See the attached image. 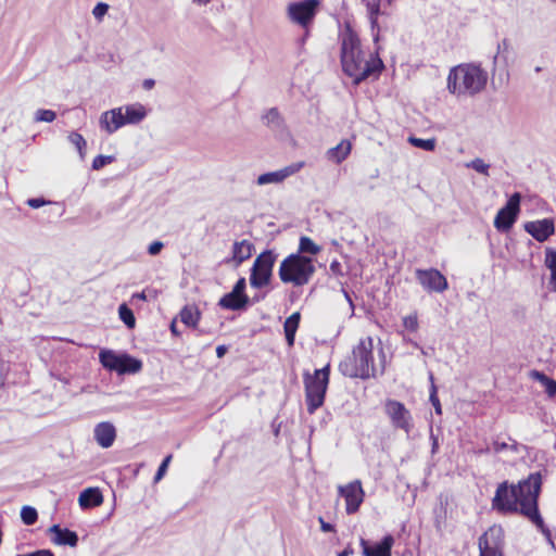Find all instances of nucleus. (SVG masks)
Instances as JSON below:
<instances>
[{
  "label": "nucleus",
  "mask_w": 556,
  "mask_h": 556,
  "mask_svg": "<svg viewBox=\"0 0 556 556\" xmlns=\"http://www.w3.org/2000/svg\"><path fill=\"white\" fill-rule=\"evenodd\" d=\"M542 477L540 472L530 473L529 477L517 484L509 485L502 482L493 498V508L504 514H520L531 521L544 535L553 547L554 541L549 529L545 526L539 510V496L541 493Z\"/></svg>",
  "instance_id": "obj_1"
},
{
  "label": "nucleus",
  "mask_w": 556,
  "mask_h": 556,
  "mask_svg": "<svg viewBox=\"0 0 556 556\" xmlns=\"http://www.w3.org/2000/svg\"><path fill=\"white\" fill-rule=\"evenodd\" d=\"M341 64L343 72L353 78L354 85H359L370 76L377 77L383 68L379 58L372 54L369 60L365 58L361 49V40L350 27L342 35Z\"/></svg>",
  "instance_id": "obj_2"
},
{
  "label": "nucleus",
  "mask_w": 556,
  "mask_h": 556,
  "mask_svg": "<svg viewBox=\"0 0 556 556\" xmlns=\"http://www.w3.org/2000/svg\"><path fill=\"white\" fill-rule=\"evenodd\" d=\"M374 339L371 337L362 338L352 353L339 364V371L349 378H361L363 380L376 377L377 374L383 375L386 369V354L383 349L379 350V368L374 361Z\"/></svg>",
  "instance_id": "obj_3"
},
{
  "label": "nucleus",
  "mask_w": 556,
  "mask_h": 556,
  "mask_svg": "<svg viewBox=\"0 0 556 556\" xmlns=\"http://www.w3.org/2000/svg\"><path fill=\"white\" fill-rule=\"evenodd\" d=\"M488 73L478 64L465 63L453 67L447 76V89L451 93L475 96L486 86Z\"/></svg>",
  "instance_id": "obj_4"
},
{
  "label": "nucleus",
  "mask_w": 556,
  "mask_h": 556,
  "mask_svg": "<svg viewBox=\"0 0 556 556\" xmlns=\"http://www.w3.org/2000/svg\"><path fill=\"white\" fill-rule=\"evenodd\" d=\"M316 271L314 260L300 253H291L280 263L278 276L283 283L294 287L307 285Z\"/></svg>",
  "instance_id": "obj_5"
},
{
  "label": "nucleus",
  "mask_w": 556,
  "mask_h": 556,
  "mask_svg": "<svg viewBox=\"0 0 556 556\" xmlns=\"http://www.w3.org/2000/svg\"><path fill=\"white\" fill-rule=\"evenodd\" d=\"M330 365L321 369H316L313 375L304 374V387L307 412L313 414L325 401L326 391L329 383Z\"/></svg>",
  "instance_id": "obj_6"
},
{
  "label": "nucleus",
  "mask_w": 556,
  "mask_h": 556,
  "mask_svg": "<svg viewBox=\"0 0 556 556\" xmlns=\"http://www.w3.org/2000/svg\"><path fill=\"white\" fill-rule=\"evenodd\" d=\"M276 260L277 254L271 250L263 251L260 255L256 256L251 268V287L261 289L269 285Z\"/></svg>",
  "instance_id": "obj_7"
},
{
  "label": "nucleus",
  "mask_w": 556,
  "mask_h": 556,
  "mask_svg": "<svg viewBox=\"0 0 556 556\" xmlns=\"http://www.w3.org/2000/svg\"><path fill=\"white\" fill-rule=\"evenodd\" d=\"M319 7V0H302L288 5L287 14L289 20L304 29L314 22Z\"/></svg>",
  "instance_id": "obj_8"
},
{
  "label": "nucleus",
  "mask_w": 556,
  "mask_h": 556,
  "mask_svg": "<svg viewBox=\"0 0 556 556\" xmlns=\"http://www.w3.org/2000/svg\"><path fill=\"white\" fill-rule=\"evenodd\" d=\"M520 193H514L505 206H503L494 218V227L501 232H507L510 230L515 222L517 220L520 210Z\"/></svg>",
  "instance_id": "obj_9"
},
{
  "label": "nucleus",
  "mask_w": 556,
  "mask_h": 556,
  "mask_svg": "<svg viewBox=\"0 0 556 556\" xmlns=\"http://www.w3.org/2000/svg\"><path fill=\"white\" fill-rule=\"evenodd\" d=\"M384 412L394 428L402 429L407 434L410 432L413 428V417L403 403L395 400H387L384 403Z\"/></svg>",
  "instance_id": "obj_10"
},
{
  "label": "nucleus",
  "mask_w": 556,
  "mask_h": 556,
  "mask_svg": "<svg viewBox=\"0 0 556 556\" xmlns=\"http://www.w3.org/2000/svg\"><path fill=\"white\" fill-rule=\"evenodd\" d=\"M338 493L345 500V511L348 515L358 511L365 498V491L361 480L356 479L345 485H339Z\"/></svg>",
  "instance_id": "obj_11"
},
{
  "label": "nucleus",
  "mask_w": 556,
  "mask_h": 556,
  "mask_svg": "<svg viewBox=\"0 0 556 556\" xmlns=\"http://www.w3.org/2000/svg\"><path fill=\"white\" fill-rule=\"evenodd\" d=\"M503 529L500 526L490 527L479 538L480 556H502L501 547L503 544Z\"/></svg>",
  "instance_id": "obj_12"
},
{
  "label": "nucleus",
  "mask_w": 556,
  "mask_h": 556,
  "mask_svg": "<svg viewBox=\"0 0 556 556\" xmlns=\"http://www.w3.org/2000/svg\"><path fill=\"white\" fill-rule=\"evenodd\" d=\"M416 278L428 292H443L447 289L446 278L438 269H417Z\"/></svg>",
  "instance_id": "obj_13"
},
{
  "label": "nucleus",
  "mask_w": 556,
  "mask_h": 556,
  "mask_svg": "<svg viewBox=\"0 0 556 556\" xmlns=\"http://www.w3.org/2000/svg\"><path fill=\"white\" fill-rule=\"evenodd\" d=\"M363 556H392V547L394 545V538L387 534L380 542L370 543L366 539L359 540Z\"/></svg>",
  "instance_id": "obj_14"
},
{
  "label": "nucleus",
  "mask_w": 556,
  "mask_h": 556,
  "mask_svg": "<svg viewBox=\"0 0 556 556\" xmlns=\"http://www.w3.org/2000/svg\"><path fill=\"white\" fill-rule=\"evenodd\" d=\"M523 228L539 242L546 241L551 236L555 233V223L553 218L527 222Z\"/></svg>",
  "instance_id": "obj_15"
},
{
  "label": "nucleus",
  "mask_w": 556,
  "mask_h": 556,
  "mask_svg": "<svg viewBox=\"0 0 556 556\" xmlns=\"http://www.w3.org/2000/svg\"><path fill=\"white\" fill-rule=\"evenodd\" d=\"M304 166L303 162L290 164L283 168L275 172L262 174L257 177L256 184L258 186H265L269 184H280L288 177L296 174Z\"/></svg>",
  "instance_id": "obj_16"
},
{
  "label": "nucleus",
  "mask_w": 556,
  "mask_h": 556,
  "mask_svg": "<svg viewBox=\"0 0 556 556\" xmlns=\"http://www.w3.org/2000/svg\"><path fill=\"white\" fill-rule=\"evenodd\" d=\"M99 124L100 128L109 135L115 132L126 125L123 109L119 106L103 112L100 116Z\"/></svg>",
  "instance_id": "obj_17"
},
{
  "label": "nucleus",
  "mask_w": 556,
  "mask_h": 556,
  "mask_svg": "<svg viewBox=\"0 0 556 556\" xmlns=\"http://www.w3.org/2000/svg\"><path fill=\"white\" fill-rule=\"evenodd\" d=\"M253 248L254 245L248 240L236 241L232 244L231 256L225 258L224 263L235 268L239 267L251 257Z\"/></svg>",
  "instance_id": "obj_18"
},
{
  "label": "nucleus",
  "mask_w": 556,
  "mask_h": 556,
  "mask_svg": "<svg viewBox=\"0 0 556 556\" xmlns=\"http://www.w3.org/2000/svg\"><path fill=\"white\" fill-rule=\"evenodd\" d=\"M93 438L102 448H109L116 439V428L110 421H102L96 425Z\"/></svg>",
  "instance_id": "obj_19"
},
{
  "label": "nucleus",
  "mask_w": 556,
  "mask_h": 556,
  "mask_svg": "<svg viewBox=\"0 0 556 556\" xmlns=\"http://www.w3.org/2000/svg\"><path fill=\"white\" fill-rule=\"evenodd\" d=\"M48 531L52 534L51 541L55 545L75 547L78 544V535L75 531L67 528H61L60 525L51 526Z\"/></svg>",
  "instance_id": "obj_20"
},
{
  "label": "nucleus",
  "mask_w": 556,
  "mask_h": 556,
  "mask_svg": "<svg viewBox=\"0 0 556 556\" xmlns=\"http://www.w3.org/2000/svg\"><path fill=\"white\" fill-rule=\"evenodd\" d=\"M250 303V299L247 294H239L231 292L226 293L218 302V305L222 308L230 309V311H241L244 309Z\"/></svg>",
  "instance_id": "obj_21"
},
{
  "label": "nucleus",
  "mask_w": 556,
  "mask_h": 556,
  "mask_svg": "<svg viewBox=\"0 0 556 556\" xmlns=\"http://www.w3.org/2000/svg\"><path fill=\"white\" fill-rule=\"evenodd\" d=\"M121 109H123L126 125L139 124L147 116V110L140 103L124 105Z\"/></svg>",
  "instance_id": "obj_22"
},
{
  "label": "nucleus",
  "mask_w": 556,
  "mask_h": 556,
  "mask_svg": "<svg viewBox=\"0 0 556 556\" xmlns=\"http://www.w3.org/2000/svg\"><path fill=\"white\" fill-rule=\"evenodd\" d=\"M351 149L352 144L349 140H341L326 152V157L332 163L340 164L350 155Z\"/></svg>",
  "instance_id": "obj_23"
},
{
  "label": "nucleus",
  "mask_w": 556,
  "mask_h": 556,
  "mask_svg": "<svg viewBox=\"0 0 556 556\" xmlns=\"http://www.w3.org/2000/svg\"><path fill=\"white\" fill-rule=\"evenodd\" d=\"M142 369V362L127 353H122L121 361L118 362L117 369L115 370L118 375L137 374Z\"/></svg>",
  "instance_id": "obj_24"
},
{
  "label": "nucleus",
  "mask_w": 556,
  "mask_h": 556,
  "mask_svg": "<svg viewBox=\"0 0 556 556\" xmlns=\"http://www.w3.org/2000/svg\"><path fill=\"white\" fill-rule=\"evenodd\" d=\"M262 122L275 131H282L286 129L285 118L282 117L277 108H271L267 110L262 115Z\"/></svg>",
  "instance_id": "obj_25"
},
{
  "label": "nucleus",
  "mask_w": 556,
  "mask_h": 556,
  "mask_svg": "<svg viewBox=\"0 0 556 556\" xmlns=\"http://www.w3.org/2000/svg\"><path fill=\"white\" fill-rule=\"evenodd\" d=\"M78 502L83 508L96 507L102 504L103 496L99 489L88 488L79 494Z\"/></svg>",
  "instance_id": "obj_26"
},
{
  "label": "nucleus",
  "mask_w": 556,
  "mask_h": 556,
  "mask_svg": "<svg viewBox=\"0 0 556 556\" xmlns=\"http://www.w3.org/2000/svg\"><path fill=\"white\" fill-rule=\"evenodd\" d=\"M300 319V313L295 312L292 315H290L283 324L285 336L289 346H292L294 344L295 332L299 328Z\"/></svg>",
  "instance_id": "obj_27"
},
{
  "label": "nucleus",
  "mask_w": 556,
  "mask_h": 556,
  "mask_svg": "<svg viewBox=\"0 0 556 556\" xmlns=\"http://www.w3.org/2000/svg\"><path fill=\"white\" fill-rule=\"evenodd\" d=\"M121 357L122 353L118 354L115 351L109 349H103L99 353V361L101 365L110 371H115L117 369Z\"/></svg>",
  "instance_id": "obj_28"
},
{
  "label": "nucleus",
  "mask_w": 556,
  "mask_h": 556,
  "mask_svg": "<svg viewBox=\"0 0 556 556\" xmlns=\"http://www.w3.org/2000/svg\"><path fill=\"white\" fill-rule=\"evenodd\" d=\"M200 319V312L194 306H185L180 311V320L188 327H197Z\"/></svg>",
  "instance_id": "obj_29"
},
{
  "label": "nucleus",
  "mask_w": 556,
  "mask_h": 556,
  "mask_svg": "<svg viewBox=\"0 0 556 556\" xmlns=\"http://www.w3.org/2000/svg\"><path fill=\"white\" fill-rule=\"evenodd\" d=\"M363 3H365L368 17L370 21L371 29L375 30L376 28H379L378 25V15L380 14V0L369 1V0H362Z\"/></svg>",
  "instance_id": "obj_30"
},
{
  "label": "nucleus",
  "mask_w": 556,
  "mask_h": 556,
  "mask_svg": "<svg viewBox=\"0 0 556 556\" xmlns=\"http://www.w3.org/2000/svg\"><path fill=\"white\" fill-rule=\"evenodd\" d=\"M321 251V248L317 245L311 238L302 236L300 238L299 250L296 253L300 255H317Z\"/></svg>",
  "instance_id": "obj_31"
},
{
  "label": "nucleus",
  "mask_w": 556,
  "mask_h": 556,
  "mask_svg": "<svg viewBox=\"0 0 556 556\" xmlns=\"http://www.w3.org/2000/svg\"><path fill=\"white\" fill-rule=\"evenodd\" d=\"M545 265L551 270V282L556 291V250L551 248L545 250Z\"/></svg>",
  "instance_id": "obj_32"
},
{
  "label": "nucleus",
  "mask_w": 556,
  "mask_h": 556,
  "mask_svg": "<svg viewBox=\"0 0 556 556\" xmlns=\"http://www.w3.org/2000/svg\"><path fill=\"white\" fill-rule=\"evenodd\" d=\"M408 142L412 146H414L416 148H419V149H422L425 151H433L435 149V146H437L435 138L421 139V138H417V137L410 136L408 138Z\"/></svg>",
  "instance_id": "obj_33"
},
{
  "label": "nucleus",
  "mask_w": 556,
  "mask_h": 556,
  "mask_svg": "<svg viewBox=\"0 0 556 556\" xmlns=\"http://www.w3.org/2000/svg\"><path fill=\"white\" fill-rule=\"evenodd\" d=\"M118 314H119V318L123 320V323L128 328H134L135 327L136 318L134 316L132 311L126 304L119 305Z\"/></svg>",
  "instance_id": "obj_34"
},
{
  "label": "nucleus",
  "mask_w": 556,
  "mask_h": 556,
  "mask_svg": "<svg viewBox=\"0 0 556 556\" xmlns=\"http://www.w3.org/2000/svg\"><path fill=\"white\" fill-rule=\"evenodd\" d=\"M21 519L26 526H33L38 519V513L31 506H23L21 509Z\"/></svg>",
  "instance_id": "obj_35"
},
{
  "label": "nucleus",
  "mask_w": 556,
  "mask_h": 556,
  "mask_svg": "<svg viewBox=\"0 0 556 556\" xmlns=\"http://www.w3.org/2000/svg\"><path fill=\"white\" fill-rule=\"evenodd\" d=\"M467 168H471L484 176H489L490 164L485 163L482 159L477 157L465 164Z\"/></svg>",
  "instance_id": "obj_36"
},
{
  "label": "nucleus",
  "mask_w": 556,
  "mask_h": 556,
  "mask_svg": "<svg viewBox=\"0 0 556 556\" xmlns=\"http://www.w3.org/2000/svg\"><path fill=\"white\" fill-rule=\"evenodd\" d=\"M68 141L76 147L80 156L84 157V150L86 148V140L84 137L80 134L73 131L68 135Z\"/></svg>",
  "instance_id": "obj_37"
},
{
  "label": "nucleus",
  "mask_w": 556,
  "mask_h": 556,
  "mask_svg": "<svg viewBox=\"0 0 556 556\" xmlns=\"http://www.w3.org/2000/svg\"><path fill=\"white\" fill-rule=\"evenodd\" d=\"M56 118V114L52 110L39 109L35 113V122L52 123Z\"/></svg>",
  "instance_id": "obj_38"
},
{
  "label": "nucleus",
  "mask_w": 556,
  "mask_h": 556,
  "mask_svg": "<svg viewBox=\"0 0 556 556\" xmlns=\"http://www.w3.org/2000/svg\"><path fill=\"white\" fill-rule=\"evenodd\" d=\"M114 161V157L111 155H98L92 161V169L99 170L105 165L112 163Z\"/></svg>",
  "instance_id": "obj_39"
},
{
  "label": "nucleus",
  "mask_w": 556,
  "mask_h": 556,
  "mask_svg": "<svg viewBox=\"0 0 556 556\" xmlns=\"http://www.w3.org/2000/svg\"><path fill=\"white\" fill-rule=\"evenodd\" d=\"M430 380L432 382L431 392H430V402L433 405V407L435 409V413L438 415H441L442 414V408H441L440 400H439V397L437 395V388L433 384V375L432 374H430Z\"/></svg>",
  "instance_id": "obj_40"
},
{
  "label": "nucleus",
  "mask_w": 556,
  "mask_h": 556,
  "mask_svg": "<svg viewBox=\"0 0 556 556\" xmlns=\"http://www.w3.org/2000/svg\"><path fill=\"white\" fill-rule=\"evenodd\" d=\"M172 455H167L163 462L161 463L155 476H154V482L157 483L159 481H161L163 479V477L165 476L166 471H167V468H168V465L172 460Z\"/></svg>",
  "instance_id": "obj_41"
},
{
  "label": "nucleus",
  "mask_w": 556,
  "mask_h": 556,
  "mask_svg": "<svg viewBox=\"0 0 556 556\" xmlns=\"http://www.w3.org/2000/svg\"><path fill=\"white\" fill-rule=\"evenodd\" d=\"M403 325L410 331H416L418 328V319L416 315H408L403 318Z\"/></svg>",
  "instance_id": "obj_42"
},
{
  "label": "nucleus",
  "mask_w": 556,
  "mask_h": 556,
  "mask_svg": "<svg viewBox=\"0 0 556 556\" xmlns=\"http://www.w3.org/2000/svg\"><path fill=\"white\" fill-rule=\"evenodd\" d=\"M108 10L109 5L106 3L100 2L93 8L92 14L97 20H101L106 14Z\"/></svg>",
  "instance_id": "obj_43"
},
{
  "label": "nucleus",
  "mask_w": 556,
  "mask_h": 556,
  "mask_svg": "<svg viewBox=\"0 0 556 556\" xmlns=\"http://www.w3.org/2000/svg\"><path fill=\"white\" fill-rule=\"evenodd\" d=\"M163 247H164L163 242H161V241H153L148 247V253L150 255H157L162 251Z\"/></svg>",
  "instance_id": "obj_44"
},
{
  "label": "nucleus",
  "mask_w": 556,
  "mask_h": 556,
  "mask_svg": "<svg viewBox=\"0 0 556 556\" xmlns=\"http://www.w3.org/2000/svg\"><path fill=\"white\" fill-rule=\"evenodd\" d=\"M510 47V43L508 41V39L504 38L501 42L497 43V53L496 55L494 56V63L496 62L497 60V56L500 53H504V52H507L508 49Z\"/></svg>",
  "instance_id": "obj_45"
},
{
  "label": "nucleus",
  "mask_w": 556,
  "mask_h": 556,
  "mask_svg": "<svg viewBox=\"0 0 556 556\" xmlns=\"http://www.w3.org/2000/svg\"><path fill=\"white\" fill-rule=\"evenodd\" d=\"M245 287H247L245 278L241 277L238 279V281L233 286L232 291H235V293L245 294Z\"/></svg>",
  "instance_id": "obj_46"
},
{
  "label": "nucleus",
  "mask_w": 556,
  "mask_h": 556,
  "mask_svg": "<svg viewBox=\"0 0 556 556\" xmlns=\"http://www.w3.org/2000/svg\"><path fill=\"white\" fill-rule=\"evenodd\" d=\"M48 202L42 198H31L27 200V204L33 208H39Z\"/></svg>",
  "instance_id": "obj_47"
},
{
  "label": "nucleus",
  "mask_w": 556,
  "mask_h": 556,
  "mask_svg": "<svg viewBox=\"0 0 556 556\" xmlns=\"http://www.w3.org/2000/svg\"><path fill=\"white\" fill-rule=\"evenodd\" d=\"M16 556H54V554L50 549H38L28 554H18Z\"/></svg>",
  "instance_id": "obj_48"
},
{
  "label": "nucleus",
  "mask_w": 556,
  "mask_h": 556,
  "mask_svg": "<svg viewBox=\"0 0 556 556\" xmlns=\"http://www.w3.org/2000/svg\"><path fill=\"white\" fill-rule=\"evenodd\" d=\"M545 387H546V392L553 396L556 394V381L553 380V379H549L547 381H545Z\"/></svg>",
  "instance_id": "obj_49"
},
{
  "label": "nucleus",
  "mask_w": 556,
  "mask_h": 556,
  "mask_svg": "<svg viewBox=\"0 0 556 556\" xmlns=\"http://www.w3.org/2000/svg\"><path fill=\"white\" fill-rule=\"evenodd\" d=\"M319 523H320L321 531H324V532L334 531V527L331 523L326 522L321 517L319 518Z\"/></svg>",
  "instance_id": "obj_50"
},
{
  "label": "nucleus",
  "mask_w": 556,
  "mask_h": 556,
  "mask_svg": "<svg viewBox=\"0 0 556 556\" xmlns=\"http://www.w3.org/2000/svg\"><path fill=\"white\" fill-rule=\"evenodd\" d=\"M7 372V365L0 359V388L4 384V378Z\"/></svg>",
  "instance_id": "obj_51"
},
{
  "label": "nucleus",
  "mask_w": 556,
  "mask_h": 556,
  "mask_svg": "<svg viewBox=\"0 0 556 556\" xmlns=\"http://www.w3.org/2000/svg\"><path fill=\"white\" fill-rule=\"evenodd\" d=\"M532 376H533L535 379H538L539 381H541L542 383H545V381H547V380H548V377H547L545 374L540 372V371H536V370H534V371L532 372Z\"/></svg>",
  "instance_id": "obj_52"
},
{
  "label": "nucleus",
  "mask_w": 556,
  "mask_h": 556,
  "mask_svg": "<svg viewBox=\"0 0 556 556\" xmlns=\"http://www.w3.org/2000/svg\"><path fill=\"white\" fill-rule=\"evenodd\" d=\"M155 86V80L152 78L144 79L142 87L144 90H151Z\"/></svg>",
  "instance_id": "obj_53"
},
{
  "label": "nucleus",
  "mask_w": 556,
  "mask_h": 556,
  "mask_svg": "<svg viewBox=\"0 0 556 556\" xmlns=\"http://www.w3.org/2000/svg\"><path fill=\"white\" fill-rule=\"evenodd\" d=\"M507 447H508V444H507V443H505V442H502V443H500V442H495V443H494V450H495L496 452L504 451V450H506Z\"/></svg>",
  "instance_id": "obj_54"
},
{
  "label": "nucleus",
  "mask_w": 556,
  "mask_h": 556,
  "mask_svg": "<svg viewBox=\"0 0 556 556\" xmlns=\"http://www.w3.org/2000/svg\"><path fill=\"white\" fill-rule=\"evenodd\" d=\"M169 329H170V332H172L174 336H176V337L180 336V332H179V330L177 329L176 319H174V320L170 323Z\"/></svg>",
  "instance_id": "obj_55"
},
{
  "label": "nucleus",
  "mask_w": 556,
  "mask_h": 556,
  "mask_svg": "<svg viewBox=\"0 0 556 556\" xmlns=\"http://www.w3.org/2000/svg\"><path fill=\"white\" fill-rule=\"evenodd\" d=\"M226 352H227V348L225 345H218L216 348V355H217V357H223Z\"/></svg>",
  "instance_id": "obj_56"
},
{
  "label": "nucleus",
  "mask_w": 556,
  "mask_h": 556,
  "mask_svg": "<svg viewBox=\"0 0 556 556\" xmlns=\"http://www.w3.org/2000/svg\"><path fill=\"white\" fill-rule=\"evenodd\" d=\"M352 554H353V549L350 548V547H346L345 549H343L340 553H338L337 556H350Z\"/></svg>",
  "instance_id": "obj_57"
},
{
  "label": "nucleus",
  "mask_w": 556,
  "mask_h": 556,
  "mask_svg": "<svg viewBox=\"0 0 556 556\" xmlns=\"http://www.w3.org/2000/svg\"><path fill=\"white\" fill-rule=\"evenodd\" d=\"M344 295H345V299L348 300V302H349V304H350V307H351V309H352L351 316H353V315H354V305H353V301H352V299H351V296L349 295V293H348V292H344Z\"/></svg>",
  "instance_id": "obj_58"
},
{
  "label": "nucleus",
  "mask_w": 556,
  "mask_h": 556,
  "mask_svg": "<svg viewBox=\"0 0 556 556\" xmlns=\"http://www.w3.org/2000/svg\"><path fill=\"white\" fill-rule=\"evenodd\" d=\"M132 298H135V299H139V300H142V301L147 300L146 293H144L143 291H142V292H140V293H135V294L132 295Z\"/></svg>",
  "instance_id": "obj_59"
},
{
  "label": "nucleus",
  "mask_w": 556,
  "mask_h": 556,
  "mask_svg": "<svg viewBox=\"0 0 556 556\" xmlns=\"http://www.w3.org/2000/svg\"><path fill=\"white\" fill-rule=\"evenodd\" d=\"M194 3L199 4V5H206L208 4L212 0H192Z\"/></svg>",
  "instance_id": "obj_60"
},
{
  "label": "nucleus",
  "mask_w": 556,
  "mask_h": 556,
  "mask_svg": "<svg viewBox=\"0 0 556 556\" xmlns=\"http://www.w3.org/2000/svg\"><path fill=\"white\" fill-rule=\"evenodd\" d=\"M337 267H339V263L338 262H332L331 265H330V268L332 270H336Z\"/></svg>",
  "instance_id": "obj_61"
},
{
  "label": "nucleus",
  "mask_w": 556,
  "mask_h": 556,
  "mask_svg": "<svg viewBox=\"0 0 556 556\" xmlns=\"http://www.w3.org/2000/svg\"><path fill=\"white\" fill-rule=\"evenodd\" d=\"M414 345H415L416 348L420 349V350H421V353H422L424 355H427V352H426L424 349H421V348L419 346V344H418V343H414Z\"/></svg>",
  "instance_id": "obj_62"
},
{
  "label": "nucleus",
  "mask_w": 556,
  "mask_h": 556,
  "mask_svg": "<svg viewBox=\"0 0 556 556\" xmlns=\"http://www.w3.org/2000/svg\"><path fill=\"white\" fill-rule=\"evenodd\" d=\"M534 71H535L536 73H540V72L542 71V68H541L540 66H536V67L534 68Z\"/></svg>",
  "instance_id": "obj_63"
}]
</instances>
